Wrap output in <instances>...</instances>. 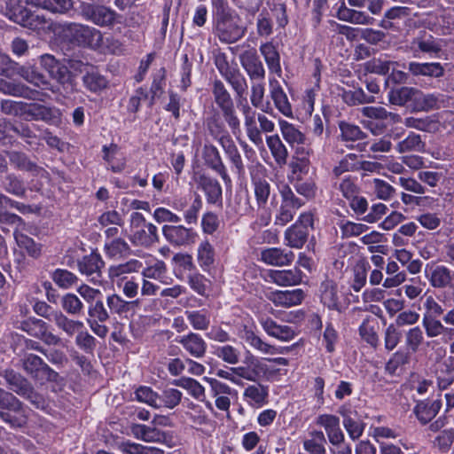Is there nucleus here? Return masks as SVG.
I'll use <instances>...</instances> for the list:
<instances>
[{"instance_id": "57", "label": "nucleus", "mask_w": 454, "mask_h": 454, "mask_svg": "<svg viewBox=\"0 0 454 454\" xmlns=\"http://www.w3.org/2000/svg\"><path fill=\"white\" fill-rule=\"evenodd\" d=\"M411 44L412 48L417 47L421 52L434 56H437L442 48L441 42L432 35L417 37L412 41Z\"/></svg>"}, {"instance_id": "55", "label": "nucleus", "mask_w": 454, "mask_h": 454, "mask_svg": "<svg viewBox=\"0 0 454 454\" xmlns=\"http://www.w3.org/2000/svg\"><path fill=\"white\" fill-rule=\"evenodd\" d=\"M4 379L9 388L21 397L29 392L31 384L29 381L19 373L13 371L6 372Z\"/></svg>"}, {"instance_id": "56", "label": "nucleus", "mask_w": 454, "mask_h": 454, "mask_svg": "<svg viewBox=\"0 0 454 454\" xmlns=\"http://www.w3.org/2000/svg\"><path fill=\"white\" fill-rule=\"evenodd\" d=\"M197 259L200 268L204 271H207L214 264L215 249L207 240L200 243L197 249Z\"/></svg>"}, {"instance_id": "35", "label": "nucleus", "mask_w": 454, "mask_h": 454, "mask_svg": "<svg viewBox=\"0 0 454 454\" xmlns=\"http://www.w3.org/2000/svg\"><path fill=\"white\" fill-rule=\"evenodd\" d=\"M167 265L161 260H155L154 263L145 268L142 267L141 275L146 279L158 280L162 285H169L173 281L172 278L167 276Z\"/></svg>"}, {"instance_id": "36", "label": "nucleus", "mask_w": 454, "mask_h": 454, "mask_svg": "<svg viewBox=\"0 0 454 454\" xmlns=\"http://www.w3.org/2000/svg\"><path fill=\"white\" fill-rule=\"evenodd\" d=\"M409 71L415 76L422 75L434 78H440L444 74L443 67L438 62L431 63H409Z\"/></svg>"}, {"instance_id": "27", "label": "nucleus", "mask_w": 454, "mask_h": 454, "mask_svg": "<svg viewBox=\"0 0 454 454\" xmlns=\"http://www.w3.org/2000/svg\"><path fill=\"white\" fill-rule=\"evenodd\" d=\"M269 389L262 384L247 386L243 392V398L254 408H261L268 403Z\"/></svg>"}, {"instance_id": "4", "label": "nucleus", "mask_w": 454, "mask_h": 454, "mask_svg": "<svg viewBox=\"0 0 454 454\" xmlns=\"http://www.w3.org/2000/svg\"><path fill=\"white\" fill-rule=\"evenodd\" d=\"M0 419L12 427H21L26 423L22 403L12 393L0 388Z\"/></svg>"}, {"instance_id": "47", "label": "nucleus", "mask_w": 454, "mask_h": 454, "mask_svg": "<svg viewBox=\"0 0 454 454\" xmlns=\"http://www.w3.org/2000/svg\"><path fill=\"white\" fill-rule=\"evenodd\" d=\"M318 423L325 427L330 442L338 446L340 443L339 419L333 415H321Z\"/></svg>"}, {"instance_id": "48", "label": "nucleus", "mask_w": 454, "mask_h": 454, "mask_svg": "<svg viewBox=\"0 0 454 454\" xmlns=\"http://www.w3.org/2000/svg\"><path fill=\"white\" fill-rule=\"evenodd\" d=\"M1 187L7 193H10L19 198L24 197L27 191L24 181L12 173L7 174L2 178Z\"/></svg>"}, {"instance_id": "17", "label": "nucleus", "mask_w": 454, "mask_h": 454, "mask_svg": "<svg viewBox=\"0 0 454 454\" xmlns=\"http://www.w3.org/2000/svg\"><path fill=\"white\" fill-rule=\"evenodd\" d=\"M143 267L141 261L130 259L125 262L110 265L107 270V275L113 284L121 287V283L126 279L128 274L140 271Z\"/></svg>"}, {"instance_id": "28", "label": "nucleus", "mask_w": 454, "mask_h": 454, "mask_svg": "<svg viewBox=\"0 0 454 454\" xmlns=\"http://www.w3.org/2000/svg\"><path fill=\"white\" fill-rule=\"evenodd\" d=\"M443 324V322L429 315H424L422 318V326L428 338H435L443 334L447 337V340H451L454 337V329L445 326Z\"/></svg>"}, {"instance_id": "26", "label": "nucleus", "mask_w": 454, "mask_h": 454, "mask_svg": "<svg viewBox=\"0 0 454 454\" xmlns=\"http://www.w3.org/2000/svg\"><path fill=\"white\" fill-rule=\"evenodd\" d=\"M427 144L419 134L409 132V134L395 145V150L400 154L408 153H426Z\"/></svg>"}, {"instance_id": "3", "label": "nucleus", "mask_w": 454, "mask_h": 454, "mask_svg": "<svg viewBox=\"0 0 454 454\" xmlns=\"http://www.w3.org/2000/svg\"><path fill=\"white\" fill-rule=\"evenodd\" d=\"M214 63L224 80L239 98L244 97L247 90V82L237 65H231L224 52L215 53Z\"/></svg>"}, {"instance_id": "6", "label": "nucleus", "mask_w": 454, "mask_h": 454, "mask_svg": "<svg viewBox=\"0 0 454 454\" xmlns=\"http://www.w3.org/2000/svg\"><path fill=\"white\" fill-rule=\"evenodd\" d=\"M21 362L23 370L40 384L58 380L59 373L51 369L40 356L31 353L26 354Z\"/></svg>"}, {"instance_id": "25", "label": "nucleus", "mask_w": 454, "mask_h": 454, "mask_svg": "<svg viewBox=\"0 0 454 454\" xmlns=\"http://www.w3.org/2000/svg\"><path fill=\"white\" fill-rule=\"evenodd\" d=\"M269 276L273 283L281 286H290L301 284L303 273L299 268L294 267L290 270H270Z\"/></svg>"}, {"instance_id": "42", "label": "nucleus", "mask_w": 454, "mask_h": 454, "mask_svg": "<svg viewBox=\"0 0 454 454\" xmlns=\"http://www.w3.org/2000/svg\"><path fill=\"white\" fill-rule=\"evenodd\" d=\"M265 87L263 81H256L252 83L250 102L251 106L261 110L262 113L270 114L272 107L270 102H264Z\"/></svg>"}, {"instance_id": "10", "label": "nucleus", "mask_w": 454, "mask_h": 454, "mask_svg": "<svg viewBox=\"0 0 454 454\" xmlns=\"http://www.w3.org/2000/svg\"><path fill=\"white\" fill-rule=\"evenodd\" d=\"M202 158L205 164L218 174L226 185L231 184V179L228 174L219 150L212 144H205L202 148Z\"/></svg>"}, {"instance_id": "53", "label": "nucleus", "mask_w": 454, "mask_h": 454, "mask_svg": "<svg viewBox=\"0 0 454 454\" xmlns=\"http://www.w3.org/2000/svg\"><path fill=\"white\" fill-rule=\"evenodd\" d=\"M212 94L214 101L220 110L234 105L230 92L220 80H215L213 82Z\"/></svg>"}, {"instance_id": "22", "label": "nucleus", "mask_w": 454, "mask_h": 454, "mask_svg": "<svg viewBox=\"0 0 454 454\" xmlns=\"http://www.w3.org/2000/svg\"><path fill=\"white\" fill-rule=\"evenodd\" d=\"M304 297V292L301 289H294L272 292L269 295V300L275 306L290 308L300 305Z\"/></svg>"}, {"instance_id": "61", "label": "nucleus", "mask_w": 454, "mask_h": 454, "mask_svg": "<svg viewBox=\"0 0 454 454\" xmlns=\"http://www.w3.org/2000/svg\"><path fill=\"white\" fill-rule=\"evenodd\" d=\"M10 129L15 132L18 136L26 140L27 143L31 144L33 139L41 136L42 130L35 124H27L23 122L11 124Z\"/></svg>"}, {"instance_id": "44", "label": "nucleus", "mask_w": 454, "mask_h": 454, "mask_svg": "<svg viewBox=\"0 0 454 454\" xmlns=\"http://www.w3.org/2000/svg\"><path fill=\"white\" fill-rule=\"evenodd\" d=\"M309 236V231L301 228L297 223H294L285 231V240L286 245L293 248H301L306 243Z\"/></svg>"}, {"instance_id": "16", "label": "nucleus", "mask_w": 454, "mask_h": 454, "mask_svg": "<svg viewBox=\"0 0 454 454\" xmlns=\"http://www.w3.org/2000/svg\"><path fill=\"white\" fill-rule=\"evenodd\" d=\"M233 372L238 379L249 381H257L267 372V365L259 358L250 356L247 358L246 366L233 367Z\"/></svg>"}, {"instance_id": "63", "label": "nucleus", "mask_w": 454, "mask_h": 454, "mask_svg": "<svg viewBox=\"0 0 454 454\" xmlns=\"http://www.w3.org/2000/svg\"><path fill=\"white\" fill-rule=\"evenodd\" d=\"M188 322L194 330L205 331L210 325L209 314L202 310H186L184 312Z\"/></svg>"}, {"instance_id": "23", "label": "nucleus", "mask_w": 454, "mask_h": 454, "mask_svg": "<svg viewBox=\"0 0 454 454\" xmlns=\"http://www.w3.org/2000/svg\"><path fill=\"white\" fill-rule=\"evenodd\" d=\"M199 187L203 191L208 204L221 206L223 203V190L220 183L210 176L200 177Z\"/></svg>"}, {"instance_id": "41", "label": "nucleus", "mask_w": 454, "mask_h": 454, "mask_svg": "<svg viewBox=\"0 0 454 454\" xmlns=\"http://www.w3.org/2000/svg\"><path fill=\"white\" fill-rule=\"evenodd\" d=\"M82 83L90 92L98 93L107 87L108 81L96 67H92L82 76Z\"/></svg>"}, {"instance_id": "2", "label": "nucleus", "mask_w": 454, "mask_h": 454, "mask_svg": "<svg viewBox=\"0 0 454 454\" xmlns=\"http://www.w3.org/2000/svg\"><path fill=\"white\" fill-rule=\"evenodd\" d=\"M60 33L65 40L77 45L98 49L102 45V33L92 27L80 23L66 22L59 25Z\"/></svg>"}, {"instance_id": "7", "label": "nucleus", "mask_w": 454, "mask_h": 454, "mask_svg": "<svg viewBox=\"0 0 454 454\" xmlns=\"http://www.w3.org/2000/svg\"><path fill=\"white\" fill-rule=\"evenodd\" d=\"M281 204L276 215L275 224L285 226L294 219L296 211L305 201L298 198L288 185L280 189Z\"/></svg>"}, {"instance_id": "39", "label": "nucleus", "mask_w": 454, "mask_h": 454, "mask_svg": "<svg viewBox=\"0 0 454 454\" xmlns=\"http://www.w3.org/2000/svg\"><path fill=\"white\" fill-rule=\"evenodd\" d=\"M252 185L258 208H265L271 193L270 182L265 178L253 177Z\"/></svg>"}, {"instance_id": "49", "label": "nucleus", "mask_w": 454, "mask_h": 454, "mask_svg": "<svg viewBox=\"0 0 454 454\" xmlns=\"http://www.w3.org/2000/svg\"><path fill=\"white\" fill-rule=\"evenodd\" d=\"M279 127L284 139L292 146L304 145L306 137L295 126L286 121L280 120Z\"/></svg>"}, {"instance_id": "31", "label": "nucleus", "mask_w": 454, "mask_h": 454, "mask_svg": "<svg viewBox=\"0 0 454 454\" xmlns=\"http://www.w3.org/2000/svg\"><path fill=\"white\" fill-rule=\"evenodd\" d=\"M0 90L4 94H9L14 97H22L27 99L37 100L40 99L41 93L34 90L29 87L20 82H12L1 80Z\"/></svg>"}, {"instance_id": "64", "label": "nucleus", "mask_w": 454, "mask_h": 454, "mask_svg": "<svg viewBox=\"0 0 454 454\" xmlns=\"http://www.w3.org/2000/svg\"><path fill=\"white\" fill-rule=\"evenodd\" d=\"M404 338V343L407 350L412 353L418 352L425 340L424 333L419 326L410 328L405 333Z\"/></svg>"}, {"instance_id": "8", "label": "nucleus", "mask_w": 454, "mask_h": 454, "mask_svg": "<svg viewBox=\"0 0 454 454\" xmlns=\"http://www.w3.org/2000/svg\"><path fill=\"white\" fill-rule=\"evenodd\" d=\"M162 234L173 247H187L195 242L197 233L192 228L184 225H164Z\"/></svg>"}, {"instance_id": "32", "label": "nucleus", "mask_w": 454, "mask_h": 454, "mask_svg": "<svg viewBox=\"0 0 454 454\" xmlns=\"http://www.w3.org/2000/svg\"><path fill=\"white\" fill-rule=\"evenodd\" d=\"M18 74L20 75L27 82L46 90L51 88V82L46 76L39 72L35 65L27 64L18 67Z\"/></svg>"}, {"instance_id": "37", "label": "nucleus", "mask_w": 454, "mask_h": 454, "mask_svg": "<svg viewBox=\"0 0 454 454\" xmlns=\"http://www.w3.org/2000/svg\"><path fill=\"white\" fill-rule=\"evenodd\" d=\"M51 322L68 337H73L79 330L84 329L82 321L69 318L60 310L58 311Z\"/></svg>"}, {"instance_id": "11", "label": "nucleus", "mask_w": 454, "mask_h": 454, "mask_svg": "<svg viewBox=\"0 0 454 454\" xmlns=\"http://www.w3.org/2000/svg\"><path fill=\"white\" fill-rule=\"evenodd\" d=\"M78 270L88 278V280L97 285L101 282V269L105 265L101 255L98 253H90L78 261Z\"/></svg>"}, {"instance_id": "29", "label": "nucleus", "mask_w": 454, "mask_h": 454, "mask_svg": "<svg viewBox=\"0 0 454 454\" xmlns=\"http://www.w3.org/2000/svg\"><path fill=\"white\" fill-rule=\"evenodd\" d=\"M260 52L263 57L270 73L275 74L278 77L282 76L280 55L272 43L267 42L260 45Z\"/></svg>"}, {"instance_id": "15", "label": "nucleus", "mask_w": 454, "mask_h": 454, "mask_svg": "<svg viewBox=\"0 0 454 454\" xmlns=\"http://www.w3.org/2000/svg\"><path fill=\"white\" fill-rule=\"evenodd\" d=\"M203 380L210 387V394L215 399V407L223 411H228L231 406L230 395L235 391L229 385L215 379L204 377Z\"/></svg>"}, {"instance_id": "51", "label": "nucleus", "mask_w": 454, "mask_h": 454, "mask_svg": "<svg viewBox=\"0 0 454 454\" xmlns=\"http://www.w3.org/2000/svg\"><path fill=\"white\" fill-rule=\"evenodd\" d=\"M27 4L54 13H65L73 7L72 0H30Z\"/></svg>"}, {"instance_id": "46", "label": "nucleus", "mask_w": 454, "mask_h": 454, "mask_svg": "<svg viewBox=\"0 0 454 454\" xmlns=\"http://www.w3.org/2000/svg\"><path fill=\"white\" fill-rule=\"evenodd\" d=\"M13 236L18 247L24 250L27 255L32 258H38L41 255L42 247L36 243L32 238L27 235L15 230Z\"/></svg>"}, {"instance_id": "45", "label": "nucleus", "mask_w": 454, "mask_h": 454, "mask_svg": "<svg viewBox=\"0 0 454 454\" xmlns=\"http://www.w3.org/2000/svg\"><path fill=\"white\" fill-rule=\"evenodd\" d=\"M104 251L107 258L120 259L129 254L130 247L123 239L116 238L105 243Z\"/></svg>"}, {"instance_id": "54", "label": "nucleus", "mask_w": 454, "mask_h": 454, "mask_svg": "<svg viewBox=\"0 0 454 454\" xmlns=\"http://www.w3.org/2000/svg\"><path fill=\"white\" fill-rule=\"evenodd\" d=\"M266 144L278 165H284L287 160V149L278 135L266 137Z\"/></svg>"}, {"instance_id": "30", "label": "nucleus", "mask_w": 454, "mask_h": 454, "mask_svg": "<svg viewBox=\"0 0 454 454\" xmlns=\"http://www.w3.org/2000/svg\"><path fill=\"white\" fill-rule=\"evenodd\" d=\"M321 301L329 309L340 311L338 283L326 278L320 286Z\"/></svg>"}, {"instance_id": "9", "label": "nucleus", "mask_w": 454, "mask_h": 454, "mask_svg": "<svg viewBox=\"0 0 454 454\" xmlns=\"http://www.w3.org/2000/svg\"><path fill=\"white\" fill-rule=\"evenodd\" d=\"M41 67L47 72L49 76L60 84H65L70 80L68 67L53 55L45 53L39 57Z\"/></svg>"}, {"instance_id": "13", "label": "nucleus", "mask_w": 454, "mask_h": 454, "mask_svg": "<svg viewBox=\"0 0 454 454\" xmlns=\"http://www.w3.org/2000/svg\"><path fill=\"white\" fill-rule=\"evenodd\" d=\"M176 342L180 344L184 351L195 359L203 358L207 350V344L203 337L193 332L176 338Z\"/></svg>"}, {"instance_id": "60", "label": "nucleus", "mask_w": 454, "mask_h": 454, "mask_svg": "<svg viewBox=\"0 0 454 454\" xmlns=\"http://www.w3.org/2000/svg\"><path fill=\"white\" fill-rule=\"evenodd\" d=\"M183 406L187 409L185 412L188 419L197 426H203L207 422V416L202 407L189 398H184Z\"/></svg>"}, {"instance_id": "1", "label": "nucleus", "mask_w": 454, "mask_h": 454, "mask_svg": "<svg viewBox=\"0 0 454 454\" xmlns=\"http://www.w3.org/2000/svg\"><path fill=\"white\" fill-rule=\"evenodd\" d=\"M216 15V35L222 43H232L242 38L246 28L241 19L225 0H214Z\"/></svg>"}, {"instance_id": "52", "label": "nucleus", "mask_w": 454, "mask_h": 454, "mask_svg": "<svg viewBox=\"0 0 454 454\" xmlns=\"http://www.w3.org/2000/svg\"><path fill=\"white\" fill-rule=\"evenodd\" d=\"M27 2L22 0H9L7 2L10 19L23 27L28 20L30 13V11L24 5V4H27Z\"/></svg>"}, {"instance_id": "34", "label": "nucleus", "mask_w": 454, "mask_h": 454, "mask_svg": "<svg viewBox=\"0 0 454 454\" xmlns=\"http://www.w3.org/2000/svg\"><path fill=\"white\" fill-rule=\"evenodd\" d=\"M425 272L431 286L435 288L446 287L450 284L452 279L450 270L442 265L431 267H428L427 265L426 267Z\"/></svg>"}, {"instance_id": "38", "label": "nucleus", "mask_w": 454, "mask_h": 454, "mask_svg": "<svg viewBox=\"0 0 454 454\" xmlns=\"http://www.w3.org/2000/svg\"><path fill=\"white\" fill-rule=\"evenodd\" d=\"M242 338L254 349L266 355L283 353L282 349L276 348L262 340L253 330L245 328Z\"/></svg>"}, {"instance_id": "62", "label": "nucleus", "mask_w": 454, "mask_h": 454, "mask_svg": "<svg viewBox=\"0 0 454 454\" xmlns=\"http://www.w3.org/2000/svg\"><path fill=\"white\" fill-rule=\"evenodd\" d=\"M207 129L219 145L231 137L229 131L225 129L223 122L217 117H212L207 120Z\"/></svg>"}, {"instance_id": "19", "label": "nucleus", "mask_w": 454, "mask_h": 454, "mask_svg": "<svg viewBox=\"0 0 454 454\" xmlns=\"http://www.w3.org/2000/svg\"><path fill=\"white\" fill-rule=\"evenodd\" d=\"M260 260L268 265L281 267L291 264L294 254L280 247H268L262 249Z\"/></svg>"}, {"instance_id": "58", "label": "nucleus", "mask_w": 454, "mask_h": 454, "mask_svg": "<svg viewBox=\"0 0 454 454\" xmlns=\"http://www.w3.org/2000/svg\"><path fill=\"white\" fill-rule=\"evenodd\" d=\"M183 399V393L176 388H165L160 395H158L157 408L165 407L174 409L180 404Z\"/></svg>"}, {"instance_id": "33", "label": "nucleus", "mask_w": 454, "mask_h": 454, "mask_svg": "<svg viewBox=\"0 0 454 454\" xmlns=\"http://www.w3.org/2000/svg\"><path fill=\"white\" fill-rule=\"evenodd\" d=\"M442 407L440 400L420 401L413 409V412L421 424L430 422L439 412Z\"/></svg>"}, {"instance_id": "5", "label": "nucleus", "mask_w": 454, "mask_h": 454, "mask_svg": "<svg viewBox=\"0 0 454 454\" xmlns=\"http://www.w3.org/2000/svg\"><path fill=\"white\" fill-rule=\"evenodd\" d=\"M81 14L87 20L101 27H112L120 15L112 8L103 4L81 3Z\"/></svg>"}, {"instance_id": "43", "label": "nucleus", "mask_w": 454, "mask_h": 454, "mask_svg": "<svg viewBox=\"0 0 454 454\" xmlns=\"http://www.w3.org/2000/svg\"><path fill=\"white\" fill-rule=\"evenodd\" d=\"M343 425L353 440L361 436L364 425L356 411H347L342 410Z\"/></svg>"}, {"instance_id": "40", "label": "nucleus", "mask_w": 454, "mask_h": 454, "mask_svg": "<svg viewBox=\"0 0 454 454\" xmlns=\"http://www.w3.org/2000/svg\"><path fill=\"white\" fill-rule=\"evenodd\" d=\"M139 300L126 301L117 294H112L106 296V305L110 313L116 314L119 317H126L133 305H137Z\"/></svg>"}, {"instance_id": "21", "label": "nucleus", "mask_w": 454, "mask_h": 454, "mask_svg": "<svg viewBox=\"0 0 454 454\" xmlns=\"http://www.w3.org/2000/svg\"><path fill=\"white\" fill-rule=\"evenodd\" d=\"M270 95L276 108L285 116L293 117L292 106L278 81L270 78Z\"/></svg>"}, {"instance_id": "14", "label": "nucleus", "mask_w": 454, "mask_h": 454, "mask_svg": "<svg viewBox=\"0 0 454 454\" xmlns=\"http://www.w3.org/2000/svg\"><path fill=\"white\" fill-rule=\"evenodd\" d=\"M240 111L244 117V127L247 138L257 147L263 145L262 134L259 133L257 114L255 110L247 102L240 105Z\"/></svg>"}, {"instance_id": "12", "label": "nucleus", "mask_w": 454, "mask_h": 454, "mask_svg": "<svg viewBox=\"0 0 454 454\" xmlns=\"http://www.w3.org/2000/svg\"><path fill=\"white\" fill-rule=\"evenodd\" d=\"M241 67L244 68L251 81H263L266 71L257 51L250 49L243 51L239 57Z\"/></svg>"}, {"instance_id": "20", "label": "nucleus", "mask_w": 454, "mask_h": 454, "mask_svg": "<svg viewBox=\"0 0 454 454\" xmlns=\"http://www.w3.org/2000/svg\"><path fill=\"white\" fill-rule=\"evenodd\" d=\"M131 432L135 438L145 442L164 443L167 441V433L151 424H134Z\"/></svg>"}, {"instance_id": "59", "label": "nucleus", "mask_w": 454, "mask_h": 454, "mask_svg": "<svg viewBox=\"0 0 454 454\" xmlns=\"http://www.w3.org/2000/svg\"><path fill=\"white\" fill-rule=\"evenodd\" d=\"M60 306L70 316H80L84 309L83 302L76 294L72 293H67L61 297Z\"/></svg>"}, {"instance_id": "50", "label": "nucleus", "mask_w": 454, "mask_h": 454, "mask_svg": "<svg viewBox=\"0 0 454 454\" xmlns=\"http://www.w3.org/2000/svg\"><path fill=\"white\" fill-rule=\"evenodd\" d=\"M408 128L426 132H435L439 129L440 123L434 116H427L425 118L408 117L403 121Z\"/></svg>"}, {"instance_id": "18", "label": "nucleus", "mask_w": 454, "mask_h": 454, "mask_svg": "<svg viewBox=\"0 0 454 454\" xmlns=\"http://www.w3.org/2000/svg\"><path fill=\"white\" fill-rule=\"evenodd\" d=\"M173 384L187 391L195 400L203 403L205 406L209 410L213 411V403L207 399L206 389L197 380L191 377H181L180 379L175 380Z\"/></svg>"}, {"instance_id": "24", "label": "nucleus", "mask_w": 454, "mask_h": 454, "mask_svg": "<svg viewBox=\"0 0 454 454\" xmlns=\"http://www.w3.org/2000/svg\"><path fill=\"white\" fill-rule=\"evenodd\" d=\"M159 239L157 227L153 223L134 230L129 236V240L135 246L148 247Z\"/></svg>"}]
</instances>
